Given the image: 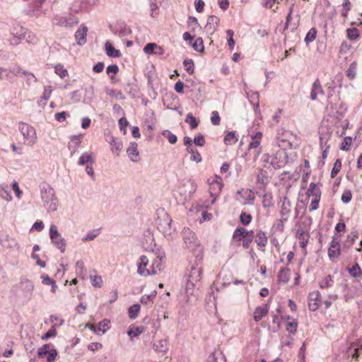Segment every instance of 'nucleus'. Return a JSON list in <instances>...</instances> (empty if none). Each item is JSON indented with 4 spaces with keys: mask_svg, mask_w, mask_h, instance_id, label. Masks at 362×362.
I'll return each mask as SVG.
<instances>
[{
    "mask_svg": "<svg viewBox=\"0 0 362 362\" xmlns=\"http://www.w3.org/2000/svg\"><path fill=\"white\" fill-rule=\"evenodd\" d=\"M182 239L185 247L194 255L197 259L200 260L203 256V247L199 243L195 233L189 228L182 230Z\"/></svg>",
    "mask_w": 362,
    "mask_h": 362,
    "instance_id": "obj_1",
    "label": "nucleus"
},
{
    "mask_svg": "<svg viewBox=\"0 0 362 362\" xmlns=\"http://www.w3.org/2000/svg\"><path fill=\"white\" fill-rule=\"evenodd\" d=\"M196 189L197 185L194 180L192 179L183 180L177 187L176 191L177 194H175V197L179 202L185 204L190 199Z\"/></svg>",
    "mask_w": 362,
    "mask_h": 362,
    "instance_id": "obj_2",
    "label": "nucleus"
},
{
    "mask_svg": "<svg viewBox=\"0 0 362 362\" xmlns=\"http://www.w3.org/2000/svg\"><path fill=\"white\" fill-rule=\"evenodd\" d=\"M41 198L49 211H56L58 208V200L54 189L47 183L40 185Z\"/></svg>",
    "mask_w": 362,
    "mask_h": 362,
    "instance_id": "obj_3",
    "label": "nucleus"
},
{
    "mask_svg": "<svg viewBox=\"0 0 362 362\" xmlns=\"http://www.w3.org/2000/svg\"><path fill=\"white\" fill-rule=\"evenodd\" d=\"M18 129L24 138L25 144L33 146L37 142L36 131L33 127L25 122H20Z\"/></svg>",
    "mask_w": 362,
    "mask_h": 362,
    "instance_id": "obj_4",
    "label": "nucleus"
},
{
    "mask_svg": "<svg viewBox=\"0 0 362 362\" xmlns=\"http://www.w3.org/2000/svg\"><path fill=\"white\" fill-rule=\"evenodd\" d=\"M49 235L51 242L54 247L59 250L62 253H64L66 251V243L65 239L58 231L57 226L54 224L50 226Z\"/></svg>",
    "mask_w": 362,
    "mask_h": 362,
    "instance_id": "obj_5",
    "label": "nucleus"
},
{
    "mask_svg": "<svg viewBox=\"0 0 362 362\" xmlns=\"http://www.w3.org/2000/svg\"><path fill=\"white\" fill-rule=\"evenodd\" d=\"M254 237L253 230H247L245 228L238 227L237 228L233 234V238L236 241H240L242 238L243 240V247L245 249H247L252 241Z\"/></svg>",
    "mask_w": 362,
    "mask_h": 362,
    "instance_id": "obj_6",
    "label": "nucleus"
},
{
    "mask_svg": "<svg viewBox=\"0 0 362 362\" xmlns=\"http://www.w3.org/2000/svg\"><path fill=\"white\" fill-rule=\"evenodd\" d=\"M37 356L39 358H45L47 362H54L57 356V351L52 345L46 344L38 349Z\"/></svg>",
    "mask_w": 362,
    "mask_h": 362,
    "instance_id": "obj_7",
    "label": "nucleus"
},
{
    "mask_svg": "<svg viewBox=\"0 0 362 362\" xmlns=\"http://www.w3.org/2000/svg\"><path fill=\"white\" fill-rule=\"evenodd\" d=\"M26 33V28L21 26H15L13 27L10 33V37L8 39V41L11 45L16 46L25 37V34Z\"/></svg>",
    "mask_w": 362,
    "mask_h": 362,
    "instance_id": "obj_8",
    "label": "nucleus"
},
{
    "mask_svg": "<svg viewBox=\"0 0 362 362\" xmlns=\"http://www.w3.org/2000/svg\"><path fill=\"white\" fill-rule=\"evenodd\" d=\"M148 264V259L145 255H141L139 257V262L137 263L138 269L137 273L141 276H148L151 274H156V269H148L146 267Z\"/></svg>",
    "mask_w": 362,
    "mask_h": 362,
    "instance_id": "obj_9",
    "label": "nucleus"
},
{
    "mask_svg": "<svg viewBox=\"0 0 362 362\" xmlns=\"http://www.w3.org/2000/svg\"><path fill=\"white\" fill-rule=\"evenodd\" d=\"M341 255V248L339 244V238L335 235L333 236L332 242L328 249L329 258L334 262Z\"/></svg>",
    "mask_w": 362,
    "mask_h": 362,
    "instance_id": "obj_10",
    "label": "nucleus"
},
{
    "mask_svg": "<svg viewBox=\"0 0 362 362\" xmlns=\"http://www.w3.org/2000/svg\"><path fill=\"white\" fill-rule=\"evenodd\" d=\"M172 219L168 217L167 214H165L164 218L158 223V230L164 235L166 238L171 237L174 232V228L171 226Z\"/></svg>",
    "mask_w": 362,
    "mask_h": 362,
    "instance_id": "obj_11",
    "label": "nucleus"
},
{
    "mask_svg": "<svg viewBox=\"0 0 362 362\" xmlns=\"http://www.w3.org/2000/svg\"><path fill=\"white\" fill-rule=\"evenodd\" d=\"M291 204L287 197H284L281 201L280 216L283 220L288 221L291 213Z\"/></svg>",
    "mask_w": 362,
    "mask_h": 362,
    "instance_id": "obj_12",
    "label": "nucleus"
},
{
    "mask_svg": "<svg viewBox=\"0 0 362 362\" xmlns=\"http://www.w3.org/2000/svg\"><path fill=\"white\" fill-rule=\"evenodd\" d=\"M320 294L318 291L309 293L308 296V308L311 311H315L320 306Z\"/></svg>",
    "mask_w": 362,
    "mask_h": 362,
    "instance_id": "obj_13",
    "label": "nucleus"
},
{
    "mask_svg": "<svg viewBox=\"0 0 362 362\" xmlns=\"http://www.w3.org/2000/svg\"><path fill=\"white\" fill-rule=\"evenodd\" d=\"M127 153L132 162H138L139 160V152L136 142L130 143L129 146L127 149Z\"/></svg>",
    "mask_w": 362,
    "mask_h": 362,
    "instance_id": "obj_14",
    "label": "nucleus"
},
{
    "mask_svg": "<svg viewBox=\"0 0 362 362\" xmlns=\"http://www.w3.org/2000/svg\"><path fill=\"white\" fill-rule=\"evenodd\" d=\"M202 274V267H199L198 264H197L196 266H192L191 267V270H190L187 280L194 281V282L199 284Z\"/></svg>",
    "mask_w": 362,
    "mask_h": 362,
    "instance_id": "obj_15",
    "label": "nucleus"
},
{
    "mask_svg": "<svg viewBox=\"0 0 362 362\" xmlns=\"http://www.w3.org/2000/svg\"><path fill=\"white\" fill-rule=\"evenodd\" d=\"M88 28L84 25H81L75 33V37L78 45H83L86 42Z\"/></svg>",
    "mask_w": 362,
    "mask_h": 362,
    "instance_id": "obj_16",
    "label": "nucleus"
},
{
    "mask_svg": "<svg viewBox=\"0 0 362 362\" xmlns=\"http://www.w3.org/2000/svg\"><path fill=\"white\" fill-rule=\"evenodd\" d=\"M222 187H223V184L219 180H213L210 183L209 192L211 193V195L212 197H214V199L212 201V203H214L215 201V199H216L215 197L218 195L219 193L221 192Z\"/></svg>",
    "mask_w": 362,
    "mask_h": 362,
    "instance_id": "obj_17",
    "label": "nucleus"
},
{
    "mask_svg": "<svg viewBox=\"0 0 362 362\" xmlns=\"http://www.w3.org/2000/svg\"><path fill=\"white\" fill-rule=\"evenodd\" d=\"M255 242L258 247H264L268 242V238L265 232L262 231V230H257L255 236Z\"/></svg>",
    "mask_w": 362,
    "mask_h": 362,
    "instance_id": "obj_18",
    "label": "nucleus"
},
{
    "mask_svg": "<svg viewBox=\"0 0 362 362\" xmlns=\"http://www.w3.org/2000/svg\"><path fill=\"white\" fill-rule=\"evenodd\" d=\"M110 144L111 146V151L112 153L116 156H118L123 148V144L121 140L112 136Z\"/></svg>",
    "mask_w": 362,
    "mask_h": 362,
    "instance_id": "obj_19",
    "label": "nucleus"
},
{
    "mask_svg": "<svg viewBox=\"0 0 362 362\" xmlns=\"http://www.w3.org/2000/svg\"><path fill=\"white\" fill-rule=\"evenodd\" d=\"M21 288L25 293L27 296H31L33 289L34 285L33 283L27 279H22L21 281Z\"/></svg>",
    "mask_w": 362,
    "mask_h": 362,
    "instance_id": "obj_20",
    "label": "nucleus"
},
{
    "mask_svg": "<svg viewBox=\"0 0 362 362\" xmlns=\"http://www.w3.org/2000/svg\"><path fill=\"white\" fill-rule=\"evenodd\" d=\"M324 95V90L322 89V86L320 85V82L319 79H316L313 84L311 93H310V98L313 100L317 99V95Z\"/></svg>",
    "mask_w": 362,
    "mask_h": 362,
    "instance_id": "obj_21",
    "label": "nucleus"
},
{
    "mask_svg": "<svg viewBox=\"0 0 362 362\" xmlns=\"http://www.w3.org/2000/svg\"><path fill=\"white\" fill-rule=\"evenodd\" d=\"M269 309L268 305L265 304L264 306H258L254 311V320L256 322L260 321L267 313Z\"/></svg>",
    "mask_w": 362,
    "mask_h": 362,
    "instance_id": "obj_22",
    "label": "nucleus"
},
{
    "mask_svg": "<svg viewBox=\"0 0 362 362\" xmlns=\"http://www.w3.org/2000/svg\"><path fill=\"white\" fill-rule=\"evenodd\" d=\"M199 284L187 280L186 283V293L188 296H196L199 290Z\"/></svg>",
    "mask_w": 362,
    "mask_h": 362,
    "instance_id": "obj_23",
    "label": "nucleus"
},
{
    "mask_svg": "<svg viewBox=\"0 0 362 362\" xmlns=\"http://www.w3.org/2000/svg\"><path fill=\"white\" fill-rule=\"evenodd\" d=\"M300 21V16H298V19L296 22H292V15L288 14L286 18V23L282 33L291 26V31H295Z\"/></svg>",
    "mask_w": 362,
    "mask_h": 362,
    "instance_id": "obj_24",
    "label": "nucleus"
},
{
    "mask_svg": "<svg viewBox=\"0 0 362 362\" xmlns=\"http://www.w3.org/2000/svg\"><path fill=\"white\" fill-rule=\"evenodd\" d=\"M306 194L308 197H321V191L317 184L311 182L307 190Z\"/></svg>",
    "mask_w": 362,
    "mask_h": 362,
    "instance_id": "obj_25",
    "label": "nucleus"
},
{
    "mask_svg": "<svg viewBox=\"0 0 362 362\" xmlns=\"http://www.w3.org/2000/svg\"><path fill=\"white\" fill-rule=\"evenodd\" d=\"M154 348L157 352L165 353L168 349V341L166 339H160L154 343Z\"/></svg>",
    "mask_w": 362,
    "mask_h": 362,
    "instance_id": "obj_26",
    "label": "nucleus"
},
{
    "mask_svg": "<svg viewBox=\"0 0 362 362\" xmlns=\"http://www.w3.org/2000/svg\"><path fill=\"white\" fill-rule=\"evenodd\" d=\"M291 271L288 268H282L278 274V280L284 284L287 283L290 279Z\"/></svg>",
    "mask_w": 362,
    "mask_h": 362,
    "instance_id": "obj_27",
    "label": "nucleus"
},
{
    "mask_svg": "<svg viewBox=\"0 0 362 362\" xmlns=\"http://www.w3.org/2000/svg\"><path fill=\"white\" fill-rule=\"evenodd\" d=\"M105 47L108 57L116 58L120 56V52L116 49L109 42L105 43Z\"/></svg>",
    "mask_w": 362,
    "mask_h": 362,
    "instance_id": "obj_28",
    "label": "nucleus"
},
{
    "mask_svg": "<svg viewBox=\"0 0 362 362\" xmlns=\"http://www.w3.org/2000/svg\"><path fill=\"white\" fill-rule=\"evenodd\" d=\"M238 140V136L235 131L228 133L224 137V143L226 145H232L235 144Z\"/></svg>",
    "mask_w": 362,
    "mask_h": 362,
    "instance_id": "obj_29",
    "label": "nucleus"
},
{
    "mask_svg": "<svg viewBox=\"0 0 362 362\" xmlns=\"http://www.w3.org/2000/svg\"><path fill=\"white\" fill-rule=\"evenodd\" d=\"M187 151L191 154V160L194 161L196 163H200L202 161V156L196 148H191L190 146H187Z\"/></svg>",
    "mask_w": 362,
    "mask_h": 362,
    "instance_id": "obj_30",
    "label": "nucleus"
},
{
    "mask_svg": "<svg viewBox=\"0 0 362 362\" xmlns=\"http://www.w3.org/2000/svg\"><path fill=\"white\" fill-rule=\"evenodd\" d=\"M218 23L219 19L218 17L215 16H211L208 18L206 28L207 30H211V31H214L218 27Z\"/></svg>",
    "mask_w": 362,
    "mask_h": 362,
    "instance_id": "obj_31",
    "label": "nucleus"
},
{
    "mask_svg": "<svg viewBox=\"0 0 362 362\" xmlns=\"http://www.w3.org/2000/svg\"><path fill=\"white\" fill-rule=\"evenodd\" d=\"M262 138V133L260 132H257L255 135L252 136V141L249 144L250 148H257L261 143V140Z\"/></svg>",
    "mask_w": 362,
    "mask_h": 362,
    "instance_id": "obj_32",
    "label": "nucleus"
},
{
    "mask_svg": "<svg viewBox=\"0 0 362 362\" xmlns=\"http://www.w3.org/2000/svg\"><path fill=\"white\" fill-rule=\"evenodd\" d=\"M42 283L45 285H49L52 287V292L55 293L57 290V285L54 280H52L47 274H42L41 276Z\"/></svg>",
    "mask_w": 362,
    "mask_h": 362,
    "instance_id": "obj_33",
    "label": "nucleus"
},
{
    "mask_svg": "<svg viewBox=\"0 0 362 362\" xmlns=\"http://www.w3.org/2000/svg\"><path fill=\"white\" fill-rule=\"evenodd\" d=\"M93 162H94V160L92 157V153H83L78 159V165H83L86 163H88L92 164Z\"/></svg>",
    "mask_w": 362,
    "mask_h": 362,
    "instance_id": "obj_34",
    "label": "nucleus"
},
{
    "mask_svg": "<svg viewBox=\"0 0 362 362\" xmlns=\"http://www.w3.org/2000/svg\"><path fill=\"white\" fill-rule=\"evenodd\" d=\"M140 305L134 304L131 307H129L128 310L129 317V318L134 320L136 319L138 316V314L140 311Z\"/></svg>",
    "mask_w": 362,
    "mask_h": 362,
    "instance_id": "obj_35",
    "label": "nucleus"
},
{
    "mask_svg": "<svg viewBox=\"0 0 362 362\" xmlns=\"http://www.w3.org/2000/svg\"><path fill=\"white\" fill-rule=\"evenodd\" d=\"M0 197L6 200L7 202H10L12 199V196L8 190V186H1L0 187Z\"/></svg>",
    "mask_w": 362,
    "mask_h": 362,
    "instance_id": "obj_36",
    "label": "nucleus"
},
{
    "mask_svg": "<svg viewBox=\"0 0 362 362\" xmlns=\"http://www.w3.org/2000/svg\"><path fill=\"white\" fill-rule=\"evenodd\" d=\"M349 273L353 277H360L362 276V271L358 263H356L352 267L349 268Z\"/></svg>",
    "mask_w": 362,
    "mask_h": 362,
    "instance_id": "obj_37",
    "label": "nucleus"
},
{
    "mask_svg": "<svg viewBox=\"0 0 362 362\" xmlns=\"http://www.w3.org/2000/svg\"><path fill=\"white\" fill-rule=\"evenodd\" d=\"M185 122L189 124L190 128L194 129L197 127L198 122L196 118L193 116L192 112H189L185 118Z\"/></svg>",
    "mask_w": 362,
    "mask_h": 362,
    "instance_id": "obj_38",
    "label": "nucleus"
},
{
    "mask_svg": "<svg viewBox=\"0 0 362 362\" xmlns=\"http://www.w3.org/2000/svg\"><path fill=\"white\" fill-rule=\"evenodd\" d=\"M193 49L199 52H202L204 49L203 40L202 37H197L193 43H192Z\"/></svg>",
    "mask_w": 362,
    "mask_h": 362,
    "instance_id": "obj_39",
    "label": "nucleus"
},
{
    "mask_svg": "<svg viewBox=\"0 0 362 362\" xmlns=\"http://www.w3.org/2000/svg\"><path fill=\"white\" fill-rule=\"evenodd\" d=\"M110 321L107 319H105L100 322L96 326L98 332H101V334H105L107 329H109L108 324Z\"/></svg>",
    "mask_w": 362,
    "mask_h": 362,
    "instance_id": "obj_40",
    "label": "nucleus"
},
{
    "mask_svg": "<svg viewBox=\"0 0 362 362\" xmlns=\"http://www.w3.org/2000/svg\"><path fill=\"white\" fill-rule=\"evenodd\" d=\"M183 65L185 71L189 74H192L194 73V62L191 59L184 60Z\"/></svg>",
    "mask_w": 362,
    "mask_h": 362,
    "instance_id": "obj_41",
    "label": "nucleus"
},
{
    "mask_svg": "<svg viewBox=\"0 0 362 362\" xmlns=\"http://www.w3.org/2000/svg\"><path fill=\"white\" fill-rule=\"evenodd\" d=\"M347 37L350 40H356L359 37L358 30L356 28H348L346 30Z\"/></svg>",
    "mask_w": 362,
    "mask_h": 362,
    "instance_id": "obj_42",
    "label": "nucleus"
},
{
    "mask_svg": "<svg viewBox=\"0 0 362 362\" xmlns=\"http://www.w3.org/2000/svg\"><path fill=\"white\" fill-rule=\"evenodd\" d=\"M317 35V30L315 28H312L307 33L305 37V42L308 45L315 40Z\"/></svg>",
    "mask_w": 362,
    "mask_h": 362,
    "instance_id": "obj_43",
    "label": "nucleus"
},
{
    "mask_svg": "<svg viewBox=\"0 0 362 362\" xmlns=\"http://www.w3.org/2000/svg\"><path fill=\"white\" fill-rule=\"evenodd\" d=\"M206 362H224V361H223V356L221 353L214 352L209 356V357L206 360Z\"/></svg>",
    "mask_w": 362,
    "mask_h": 362,
    "instance_id": "obj_44",
    "label": "nucleus"
},
{
    "mask_svg": "<svg viewBox=\"0 0 362 362\" xmlns=\"http://www.w3.org/2000/svg\"><path fill=\"white\" fill-rule=\"evenodd\" d=\"M52 23L56 25L66 27L70 25L65 17H55L52 20Z\"/></svg>",
    "mask_w": 362,
    "mask_h": 362,
    "instance_id": "obj_45",
    "label": "nucleus"
},
{
    "mask_svg": "<svg viewBox=\"0 0 362 362\" xmlns=\"http://www.w3.org/2000/svg\"><path fill=\"white\" fill-rule=\"evenodd\" d=\"M54 71L62 78H64L68 75V71L64 68V66L62 64H60L55 66Z\"/></svg>",
    "mask_w": 362,
    "mask_h": 362,
    "instance_id": "obj_46",
    "label": "nucleus"
},
{
    "mask_svg": "<svg viewBox=\"0 0 362 362\" xmlns=\"http://www.w3.org/2000/svg\"><path fill=\"white\" fill-rule=\"evenodd\" d=\"M76 272L80 276H85L86 269L82 260H78L76 263Z\"/></svg>",
    "mask_w": 362,
    "mask_h": 362,
    "instance_id": "obj_47",
    "label": "nucleus"
},
{
    "mask_svg": "<svg viewBox=\"0 0 362 362\" xmlns=\"http://www.w3.org/2000/svg\"><path fill=\"white\" fill-rule=\"evenodd\" d=\"M247 94V98L252 103L255 104V110L259 108V93L257 92H252Z\"/></svg>",
    "mask_w": 362,
    "mask_h": 362,
    "instance_id": "obj_48",
    "label": "nucleus"
},
{
    "mask_svg": "<svg viewBox=\"0 0 362 362\" xmlns=\"http://www.w3.org/2000/svg\"><path fill=\"white\" fill-rule=\"evenodd\" d=\"M332 277L331 275H327L322 280L320 281V287L321 288H326L332 286Z\"/></svg>",
    "mask_w": 362,
    "mask_h": 362,
    "instance_id": "obj_49",
    "label": "nucleus"
},
{
    "mask_svg": "<svg viewBox=\"0 0 362 362\" xmlns=\"http://www.w3.org/2000/svg\"><path fill=\"white\" fill-rule=\"evenodd\" d=\"M356 66H357V64L356 62H352L350 64L349 69L346 71V75L349 78L353 79L356 77Z\"/></svg>",
    "mask_w": 362,
    "mask_h": 362,
    "instance_id": "obj_50",
    "label": "nucleus"
},
{
    "mask_svg": "<svg viewBox=\"0 0 362 362\" xmlns=\"http://www.w3.org/2000/svg\"><path fill=\"white\" fill-rule=\"evenodd\" d=\"M28 43H36L37 41V38L36 37V35L33 33L32 32L26 29V33L25 34V37L24 39Z\"/></svg>",
    "mask_w": 362,
    "mask_h": 362,
    "instance_id": "obj_51",
    "label": "nucleus"
},
{
    "mask_svg": "<svg viewBox=\"0 0 362 362\" xmlns=\"http://www.w3.org/2000/svg\"><path fill=\"white\" fill-rule=\"evenodd\" d=\"M341 16L346 18L349 11L351 10V4L349 0H344L342 4Z\"/></svg>",
    "mask_w": 362,
    "mask_h": 362,
    "instance_id": "obj_52",
    "label": "nucleus"
},
{
    "mask_svg": "<svg viewBox=\"0 0 362 362\" xmlns=\"http://www.w3.org/2000/svg\"><path fill=\"white\" fill-rule=\"evenodd\" d=\"M351 144L352 138L350 136H346L341 144L340 148L342 151H349L351 148Z\"/></svg>",
    "mask_w": 362,
    "mask_h": 362,
    "instance_id": "obj_53",
    "label": "nucleus"
},
{
    "mask_svg": "<svg viewBox=\"0 0 362 362\" xmlns=\"http://www.w3.org/2000/svg\"><path fill=\"white\" fill-rule=\"evenodd\" d=\"M118 71L119 68L118 66L116 64L110 65L106 69V72L110 76L111 78H113Z\"/></svg>",
    "mask_w": 362,
    "mask_h": 362,
    "instance_id": "obj_54",
    "label": "nucleus"
},
{
    "mask_svg": "<svg viewBox=\"0 0 362 362\" xmlns=\"http://www.w3.org/2000/svg\"><path fill=\"white\" fill-rule=\"evenodd\" d=\"M240 221L242 224L247 226L252 221V216L249 214L243 212L240 215Z\"/></svg>",
    "mask_w": 362,
    "mask_h": 362,
    "instance_id": "obj_55",
    "label": "nucleus"
},
{
    "mask_svg": "<svg viewBox=\"0 0 362 362\" xmlns=\"http://www.w3.org/2000/svg\"><path fill=\"white\" fill-rule=\"evenodd\" d=\"M45 0H35L33 1V6L35 7V10H33L34 12H36L37 15H39L41 13H43L44 11L42 9V6L45 3Z\"/></svg>",
    "mask_w": 362,
    "mask_h": 362,
    "instance_id": "obj_56",
    "label": "nucleus"
},
{
    "mask_svg": "<svg viewBox=\"0 0 362 362\" xmlns=\"http://www.w3.org/2000/svg\"><path fill=\"white\" fill-rule=\"evenodd\" d=\"M298 323L293 320L291 322H288L286 325V329L290 334H295L297 330Z\"/></svg>",
    "mask_w": 362,
    "mask_h": 362,
    "instance_id": "obj_57",
    "label": "nucleus"
},
{
    "mask_svg": "<svg viewBox=\"0 0 362 362\" xmlns=\"http://www.w3.org/2000/svg\"><path fill=\"white\" fill-rule=\"evenodd\" d=\"M163 135L164 136H165L168 139V141L172 144H175L177 141V138L176 135L173 134L172 132H170L168 130H165L163 132Z\"/></svg>",
    "mask_w": 362,
    "mask_h": 362,
    "instance_id": "obj_58",
    "label": "nucleus"
},
{
    "mask_svg": "<svg viewBox=\"0 0 362 362\" xmlns=\"http://www.w3.org/2000/svg\"><path fill=\"white\" fill-rule=\"evenodd\" d=\"M143 332H144V328L142 327H134V328H130L129 329L127 334L130 337H137Z\"/></svg>",
    "mask_w": 362,
    "mask_h": 362,
    "instance_id": "obj_59",
    "label": "nucleus"
},
{
    "mask_svg": "<svg viewBox=\"0 0 362 362\" xmlns=\"http://www.w3.org/2000/svg\"><path fill=\"white\" fill-rule=\"evenodd\" d=\"M341 168V160L339 159H337L334 162V166H333V168L332 169V171H331V177L332 178L334 177L338 174V173L339 172Z\"/></svg>",
    "mask_w": 362,
    "mask_h": 362,
    "instance_id": "obj_60",
    "label": "nucleus"
},
{
    "mask_svg": "<svg viewBox=\"0 0 362 362\" xmlns=\"http://www.w3.org/2000/svg\"><path fill=\"white\" fill-rule=\"evenodd\" d=\"M91 284L94 287L100 288L103 286V279L100 276H90Z\"/></svg>",
    "mask_w": 362,
    "mask_h": 362,
    "instance_id": "obj_61",
    "label": "nucleus"
},
{
    "mask_svg": "<svg viewBox=\"0 0 362 362\" xmlns=\"http://www.w3.org/2000/svg\"><path fill=\"white\" fill-rule=\"evenodd\" d=\"M226 33L228 36V45L230 47V49L232 50L234 49L235 46V41L233 40V31L232 30H227Z\"/></svg>",
    "mask_w": 362,
    "mask_h": 362,
    "instance_id": "obj_62",
    "label": "nucleus"
},
{
    "mask_svg": "<svg viewBox=\"0 0 362 362\" xmlns=\"http://www.w3.org/2000/svg\"><path fill=\"white\" fill-rule=\"evenodd\" d=\"M23 74L25 76L26 81L28 85L37 81V78L33 74L28 71H23Z\"/></svg>",
    "mask_w": 362,
    "mask_h": 362,
    "instance_id": "obj_63",
    "label": "nucleus"
},
{
    "mask_svg": "<svg viewBox=\"0 0 362 362\" xmlns=\"http://www.w3.org/2000/svg\"><path fill=\"white\" fill-rule=\"evenodd\" d=\"M352 194L350 190H345L341 195V201L345 204H348L349 202H350Z\"/></svg>",
    "mask_w": 362,
    "mask_h": 362,
    "instance_id": "obj_64",
    "label": "nucleus"
}]
</instances>
